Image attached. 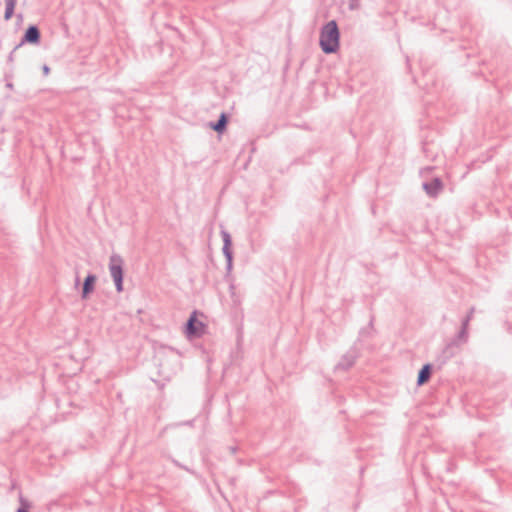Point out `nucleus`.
<instances>
[{
	"label": "nucleus",
	"instance_id": "f257e3e1",
	"mask_svg": "<svg viewBox=\"0 0 512 512\" xmlns=\"http://www.w3.org/2000/svg\"><path fill=\"white\" fill-rule=\"evenodd\" d=\"M320 48L325 54L336 53L340 47V31L335 20L326 23L320 31Z\"/></svg>",
	"mask_w": 512,
	"mask_h": 512
},
{
	"label": "nucleus",
	"instance_id": "f03ea898",
	"mask_svg": "<svg viewBox=\"0 0 512 512\" xmlns=\"http://www.w3.org/2000/svg\"><path fill=\"white\" fill-rule=\"evenodd\" d=\"M124 261L119 254H112L109 259V271L114 281L116 291L118 293L123 291L124 279Z\"/></svg>",
	"mask_w": 512,
	"mask_h": 512
},
{
	"label": "nucleus",
	"instance_id": "7ed1b4c3",
	"mask_svg": "<svg viewBox=\"0 0 512 512\" xmlns=\"http://www.w3.org/2000/svg\"><path fill=\"white\" fill-rule=\"evenodd\" d=\"M205 330V324L199 321L196 317V311H194L185 323V333L188 338L201 337Z\"/></svg>",
	"mask_w": 512,
	"mask_h": 512
},
{
	"label": "nucleus",
	"instance_id": "20e7f679",
	"mask_svg": "<svg viewBox=\"0 0 512 512\" xmlns=\"http://www.w3.org/2000/svg\"><path fill=\"white\" fill-rule=\"evenodd\" d=\"M221 237L223 240L222 252L226 260V272L230 274L233 268V251H232V238L228 231L222 229Z\"/></svg>",
	"mask_w": 512,
	"mask_h": 512
},
{
	"label": "nucleus",
	"instance_id": "39448f33",
	"mask_svg": "<svg viewBox=\"0 0 512 512\" xmlns=\"http://www.w3.org/2000/svg\"><path fill=\"white\" fill-rule=\"evenodd\" d=\"M359 357L358 349L353 346L351 347L335 365L334 371H348L356 362Z\"/></svg>",
	"mask_w": 512,
	"mask_h": 512
},
{
	"label": "nucleus",
	"instance_id": "423d86ee",
	"mask_svg": "<svg viewBox=\"0 0 512 512\" xmlns=\"http://www.w3.org/2000/svg\"><path fill=\"white\" fill-rule=\"evenodd\" d=\"M41 41V32L37 25H29L24 31L19 44L15 46V49L20 48L24 44L38 45Z\"/></svg>",
	"mask_w": 512,
	"mask_h": 512
},
{
	"label": "nucleus",
	"instance_id": "0eeeda50",
	"mask_svg": "<svg viewBox=\"0 0 512 512\" xmlns=\"http://www.w3.org/2000/svg\"><path fill=\"white\" fill-rule=\"evenodd\" d=\"M422 186L426 194L430 197H436L443 189V183L439 177H435L429 182H424Z\"/></svg>",
	"mask_w": 512,
	"mask_h": 512
},
{
	"label": "nucleus",
	"instance_id": "6e6552de",
	"mask_svg": "<svg viewBox=\"0 0 512 512\" xmlns=\"http://www.w3.org/2000/svg\"><path fill=\"white\" fill-rule=\"evenodd\" d=\"M97 277L93 273H88L82 284L81 298L87 299L89 295L94 291Z\"/></svg>",
	"mask_w": 512,
	"mask_h": 512
},
{
	"label": "nucleus",
	"instance_id": "1a4fd4ad",
	"mask_svg": "<svg viewBox=\"0 0 512 512\" xmlns=\"http://www.w3.org/2000/svg\"><path fill=\"white\" fill-rule=\"evenodd\" d=\"M433 365L430 363L424 364L418 372L417 385L421 386L427 383L432 375Z\"/></svg>",
	"mask_w": 512,
	"mask_h": 512
},
{
	"label": "nucleus",
	"instance_id": "9d476101",
	"mask_svg": "<svg viewBox=\"0 0 512 512\" xmlns=\"http://www.w3.org/2000/svg\"><path fill=\"white\" fill-rule=\"evenodd\" d=\"M228 121L229 116L225 112H222L216 122L210 123V127L217 133L221 134L226 130Z\"/></svg>",
	"mask_w": 512,
	"mask_h": 512
},
{
	"label": "nucleus",
	"instance_id": "9b49d317",
	"mask_svg": "<svg viewBox=\"0 0 512 512\" xmlns=\"http://www.w3.org/2000/svg\"><path fill=\"white\" fill-rule=\"evenodd\" d=\"M468 339V330L466 329H460V331L458 332L457 336H456V339L454 341H452L450 344H448L446 346V348L444 349V353H447L448 350L456 344V340H459L460 342H466Z\"/></svg>",
	"mask_w": 512,
	"mask_h": 512
},
{
	"label": "nucleus",
	"instance_id": "f8f14e48",
	"mask_svg": "<svg viewBox=\"0 0 512 512\" xmlns=\"http://www.w3.org/2000/svg\"><path fill=\"white\" fill-rule=\"evenodd\" d=\"M19 504L20 505L16 512H29L31 508V503L22 495V493L19 494Z\"/></svg>",
	"mask_w": 512,
	"mask_h": 512
},
{
	"label": "nucleus",
	"instance_id": "ddd939ff",
	"mask_svg": "<svg viewBox=\"0 0 512 512\" xmlns=\"http://www.w3.org/2000/svg\"><path fill=\"white\" fill-rule=\"evenodd\" d=\"M17 2H6V8L4 13V19L10 20L14 14L15 6Z\"/></svg>",
	"mask_w": 512,
	"mask_h": 512
},
{
	"label": "nucleus",
	"instance_id": "4468645a",
	"mask_svg": "<svg viewBox=\"0 0 512 512\" xmlns=\"http://www.w3.org/2000/svg\"><path fill=\"white\" fill-rule=\"evenodd\" d=\"M349 3V10L353 11V10H357L360 8V2H348Z\"/></svg>",
	"mask_w": 512,
	"mask_h": 512
},
{
	"label": "nucleus",
	"instance_id": "2eb2a0df",
	"mask_svg": "<svg viewBox=\"0 0 512 512\" xmlns=\"http://www.w3.org/2000/svg\"><path fill=\"white\" fill-rule=\"evenodd\" d=\"M469 318H464L461 322V329H466L468 330V325H469Z\"/></svg>",
	"mask_w": 512,
	"mask_h": 512
},
{
	"label": "nucleus",
	"instance_id": "dca6fc26",
	"mask_svg": "<svg viewBox=\"0 0 512 512\" xmlns=\"http://www.w3.org/2000/svg\"><path fill=\"white\" fill-rule=\"evenodd\" d=\"M42 71H43V74H44L45 76H47V75H49V73H50V67H49L47 64H44V65L42 66Z\"/></svg>",
	"mask_w": 512,
	"mask_h": 512
},
{
	"label": "nucleus",
	"instance_id": "f3484780",
	"mask_svg": "<svg viewBox=\"0 0 512 512\" xmlns=\"http://www.w3.org/2000/svg\"><path fill=\"white\" fill-rule=\"evenodd\" d=\"M474 311H475L474 307L470 308V310L465 318H469V320L471 321V319L473 318Z\"/></svg>",
	"mask_w": 512,
	"mask_h": 512
},
{
	"label": "nucleus",
	"instance_id": "a211bd4d",
	"mask_svg": "<svg viewBox=\"0 0 512 512\" xmlns=\"http://www.w3.org/2000/svg\"><path fill=\"white\" fill-rule=\"evenodd\" d=\"M16 50H17V49H15V48H14V49L9 53V55H8V61H9V62H13V60H14V53H15V51H16Z\"/></svg>",
	"mask_w": 512,
	"mask_h": 512
},
{
	"label": "nucleus",
	"instance_id": "6ab92c4d",
	"mask_svg": "<svg viewBox=\"0 0 512 512\" xmlns=\"http://www.w3.org/2000/svg\"><path fill=\"white\" fill-rule=\"evenodd\" d=\"M79 284H80V277H79V275L77 274V275H76V278H75V287H77Z\"/></svg>",
	"mask_w": 512,
	"mask_h": 512
},
{
	"label": "nucleus",
	"instance_id": "aec40b11",
	"mask_svg": "<svg viewBox=\"0 0 512 512\" xmlns=\"http://www.w3.org/2000/svg\"><path fill=\"white\" fill-rule=\"evenodd\" d=\"M6 87L12 89L13 88V84L12 83H7Z\"/></svg>",
	"mask_w": 512,
	"mask_h": 512
}]
</instances>
